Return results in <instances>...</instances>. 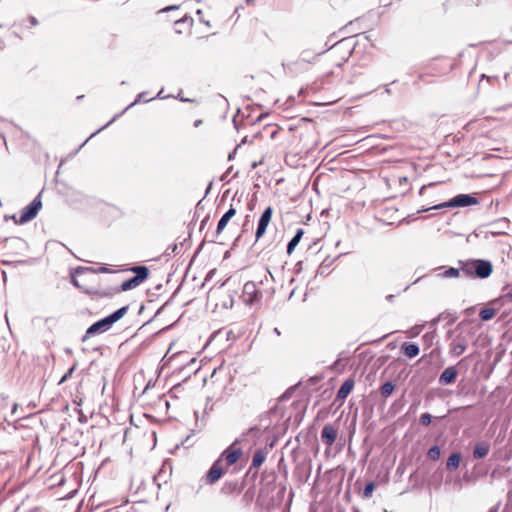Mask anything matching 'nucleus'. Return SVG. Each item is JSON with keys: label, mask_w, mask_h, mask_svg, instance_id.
Segmentation results:
<instances>
[{"label": "nucleus", "mask_w": 512, "mask_h": 512, "mask_svg": "<svg viewBox=\"0 0 512 512\" xmlns=\"http://www.w3.org/2000/svg\"><path fill=\"white\" fill-rule=\"evenodd\" d=\"M96 269L79 267L72 274L71 282L84 293L99 298L110 297L115 294L114 288L102 287L101 279L96 275Z\"/></svg>", "instance_id": "nucleus-1"}, {"label": "nucleus", "mask_w": 512, "mask_h": 512, "mask_svg": "<svg viewBox=\"0 0 512 512\" xmlns=\"http://www.w3.org/2000/svg\"><path fill=\"white\" fill-rule=\"evenodd\" d=\"M462 273L468 278L486 279L493 273V265L489 260L467 259L458 261Z\"/></svg>", "instance_id": "nucleus-2"}, {"label": "nucleus", "mask_w": 512, "mask_h": 512, "mask_svg": "<svg viewBox=\"0 0 512 512\" xmlns=\"http://www.w3.org/2000/svg\"><path fill=\"white\" fill-rule=\"evenodd\" d=\"M128 312V306L121 307L120 309L116 310L111 315L95 322L92 324L85 333V336L83 340H86L96 334L103 333L107 330H109L114 323H116L118 320L123 318L126 313Z\"/></svg>", "instance_id": "nucleus-3"}, {"label": "nucleus", "mask_w": 512, "mask_h": 512, "mask_svg": "<svg viewBox=\"0 0 512 512\" xmlns=\"http://www.w3.org/2000/svg\"><path fill=\"white\" fill-rule=\"evenodd\" d=\"M130 271L135 273V276L123 281L120 288H114L115 293L133 290L149 277V269L146 266H133Z\"/></svg>", "instance_id": "nucleus-4"}, {"label": "nucleus", "mask_w": 512, "mask_h": 512, "mask_svg": "<svg viewBox=\"0 0 512 512\" xmlns=\"http://www.w3.org/2000/svg\"><path fill=\"white\" fill-rule=\"evenodd\" d=\"M42 208V202L40 195L37 196L29 205L24 207L20 213L19 218L13 217L16 224H24L34 219L40 209Z\"/></svg>", "instance_id": "nucleus-5"}, {"label": "nucleus", "mask_w": 512, "mask_h": 512, "mask_svg": "<svg viewBox=\"0 0 512 512\" xmlns=\"http://www.w3.org/2000/svg\"><path fill=\"white\" fill-rule=\"evenodd\" d=\"M243 455L242 449L238 446V442H233L227 449H225L218 460H221L222 464L229 469L232 465L237 463Z\"/></svg>", "instance_id": "nucleus-6"}, {"label": "nucleus", "mask_w": 512, "mask_h": 512, "mask_svg": "<svg viewBox=\"0 0 512 512\" xmlns=\"http://www.w3.org/2000/svg\"><path fill=\"white\" fill-rule=\"evenodd\" d=\"M477 203L478 200L475 197L466 194H459L448 202L435 205L434 208L439 209L443 207H466L475 205Z\"/></svg>", "instance_id": "nucleus-7"}, {"label": "nucleus", "mask_w": 512, "mask_h": 512, "mask_svg": "<svg viewBox=\"0 0 512 512\" xmlns=\"http://www.w3.org/2000/svg\"><path fill=\"white\" fill-rule=\"evenodd\" d=\"M228 471V469L222 464L221 460H216L209 471L204 477V482L207 485H213Z\"/></svg>", "instance_id": "nucleus-8"}, {"label": "nucleus", "mask_w": 512, "mask_h": 512, "mask_svg": "<svg viewBox=\"0 0 512 512\" xmlns=\"http://www.w3.org/2000/svg\"><path fill=\"white\" fill-rule=\"evenodd\" d=\"M273 212V208L269 206L263 211L262 215L260 216L257 224V229L255 232L256 241H259L265 235L267 227L269 226L272 220Z\"/></svg>", "instance_id": "nucleus-9"}, {"label": "nucleus", "mask_w": 512, "mask_h": 512, "mask_svg": "<svg viewBox=\"0 0 512 512\" xmlns=\"http://www.w3.org/2000/svg\"><path fill=\"white\" fill-rule=\"evenodd\" d=\"M261 298V293L256 284L252 281L246 282L243 286L242 299L246 304H253L258 302Z\"/></svg>", "instance_id": "nucleus-10"}, {"label": "nucleus", "mask_w": 512, "mask_h": 512, "mask_svg": "<svg viewBox=\"0 0 512 512\" xmlns=\"http://www.w3.org/2000/svg\"><path fill=\"white\" fill-rule=\"evenodd\" d=\"M338 436V430L331 424H326L321 432V440L327 446L330 447L336 441Z\"/></svg>", "instance_id": "nucleus-11"}, {"label": "nucleus", "mask_w": 512, "mask_h": 512, "mask_svg": "<svg viewBox=\"0 0 512 512\" xmlns=\"http://www.w3.org/2000/svg\"><path fill=\"white\" fill-rule=\"evenodd\" d=\"M193 25V19L188 16H184L174 23V30L178 34H189Z\"/></svg>", "instance_id": "nucleus-12"}, {"label": "nucleus", "mask_w": 512, "mask_h": 512, "mask_svg": "<svg viewBox=\"0 0 512 512\" xmlns=\"http://www.w3.org/2000/svg\"><path fill=\"white\" fill-rule=\"evenodd\" d=\"M236 213H237L236 209L233 206H231L230 209L221 217V219L219 220V222L217 224V228H216L217 236H219L220 234H222L224 232L228 223L231 221L232 218L235 217Z\"/></svg>", "instance_id": "nucleus-13"}, {"label": "nucleus", "mask_w": 512, "mask_h": 512, "mask_svg": "<svg viewBox=\"0 0 512 512\" xmlns=\"http://www.w3.org/2000/svg\"><path fill=\"white\" fill-rule=\"evenodd\" d=\"M458 371L454 366L447 367L440 375L439 382L443 385L452 384L456 381Z\"/></svg>", "instance_id": "nucleus-14"}, {"label": "nucleus", "mask_w": 512, "mask_h": 512, "mask_svg": "<svg viewBox=\"0 0 512 512\" xmlns=\"http://www.w3.org/2000/svg\"><path fill=\"white\" fill-rule=\"evenodd\" d=\"M467 348V341L461 336H457L450 344V352L455 356L461 355Z\"/></svg>", "instance_id": "nucleus-15"}, {"label": "nucleus", "mask_w": 512, "mask_h": 512, "mask_svg": "<svg viewBox=\"0 0 512 512\" xmlns=\"http://www.w3.org/2000/svg\"><path fill=\"white\" fill-rule=\"evenodd\" d=\"M354 385L355 382L352 378L346 379L338 390L336 398L339 400L346 399L347 396L352 392Z\"/></svg>", "instance_id": "nucleus-16"}, {"label": "nucleus", "mask_w": 512, "mask_h": 512, "mask_svg": "<svg viewBox=\"0 0 512 512\" xmlns=\"http://www.w3.org/2000/svg\"><path fill=\"white\" fill-rule=\"evenodd\" d=\"M267 455H268L267 448H262V449L256 450L253 455V458H252L250 470L253 468L258 469L266 461Z\"/></svg>", "instance_id": "nucleus-17"}, {"label": "nucleus", "mask_w": 512, "mask_h": 512, "mask_svg": "<svg viewBox=\"0 0 512 512\" xmlns=\"http://www.w3.org/2000/svg\"><path fill=\"white\" fill-rule=\"evenodd\" d=\"M400 349L401 352L410 359L416 357L420 352L419 346L410 342H404Z\"/></svg>", "instance_id": "nucleus-18"}, {"label": "nucleus", "mask_w": 512, "mask_h": 512, "mask_svg": "<svg viewBox=\"0 0 512 512\" xmlns=\"http://www.w3.org/2000/svg\"><path fill=\"white\" fill-rule=\"evenodd\" d=\"M490 450V445L487 442H478L473 450V457L475 459H481L487 456Z\"/></svg>", "instance_id": "nucleus-19"}, {"label": "nucleus", "mask_w": 512, "mask_h": 512, "mask_svg": "<svg viewBox=\"0 0 512 512\" xmlns=\"http://www.w3.org/2000/svg\"><path fill=\"white\" fill-rule=\"evenodd\" d=\"M0 245L2 246V248L4 250L7 251V253H12L11 250L12 249H16L18 248L19 246L22 245V241L20 238H17V237H12V238H5L1 243Z\"/></svg>", "instance_id": "nucleus-20"}, {"label": "nucleus", "mask_w": 512, "mask_h": 512, "mask_svg": "<svg viewBox=\"0 0 512 512\" xmlns=\"http://www.w3.org/2000/svg\"><path fill=\"white\" fill-rule=\"evenodd\" d=\"M461 455L460 453H452L446 462V468L448 470H456L460 466Z\"/></svg>", "instance_id": "nucleus-21"}, {"label": "nucleus", "mask_w": 512, "mask_h": 512, "mask_svg": "<svg viewBox=\"0 0 512 512\" xmlns=\"http://www.w3.org/2000/svg\"><path fill=\"white\" fill-rule=\"evenodd\" d=\"M303 234H304L303 229L300 228L297 230L296 234L294 235V237L290 240V242L287 245V253L288 254H291L294 251L295 247L300 242Z\"/></svg>", "instance_id": "nucleus-22"}, {"label": "nucleus", "mask_w": 512, "mask_h": 512, "mask_svg": "<svg viewBox=\"0 0 512 512\" xmlns=\"http://www.w3.org/2000/svg\"><path fill=\"white\" fill-rule=\"evenodd\" d=\"M395 385L388 381L380 387V394L383 398H388L394 392Z\"/></svg>", "instance_id": "nucleus-23"}, {"label": "nucleus", "mask_w": 512, "mask_h": 512, "mask_svg": "<svg viewBox=\"0 0 512 512\" xmlns=\"http://www.w3.org/2000/svg\"><path fill=\"white\" fill-rule=\"evenodd\" d=\"M495 315L496 310L494 308H484L479 313V316L483 321L491 320Z\"/></svg>", "instance_id": "nucleus-24"}, {"label": "nucleus", "mask_w": 512, "mask_h": 512, "mask_svg": "<svg viewBox=\"0 0 512 512\" xmlns=\"http://www.w3.org/2000/svg\"><path fill=\"white\" fill-rule=\"evenodd\" d=\"M462 273L461 266L458 268L451 267L444 271L443 277L445 278H458L460 277V274Z\"/></svg>", "instance_id": "nucleus-25"}, {"label": "nucleus", "mask_w": 512, "mask_h": 512, "mask_svg": "<svg viewBox=\"0 0 512 512\" xmlns=\"http://www.w3.org/2000/svg\"><path fill=\"white\" fill-rule=\"evenodd\" d=\"M427 456L429 459L433 460V461H437L439 460L440 456H441V452H440V448L438 446H432L428 452H427Z\"/></svg>", "instance_id": "nucleus-26"}, {"label": "nucleus", "mask_w": 512, "mask_h": 512, "mask_svg": "<svg viewBox=\"0 0 512 512\" xmlns=\"http://www.w3.org/2000/svg\"><path fill=\"white\" fill-rule=\"evenodd\" d=\"M375 483L374 482H369L366 484L364 490H363V497L364 498H370L372 497V494L375 490Z\"/></svg>", "instance_id": "nucleus-27"}, {"label": "nucleus", "mask_w": 512, "mask_h": 512, "mask_svg": "<svg viewBox=\"0 0 512 512\" xmlns=\"http://www.w3.org/2000/svg\"><path fill=\"white\" fill-rule=\"evenodd\" d=\"M77 368V363H75L69 370L62 376V378L59 381V385L63 384L65 381L70 379L72 377L73 372Z\"/></svg>", "instance_id": "nucleus-28"}, {"label": "nucleus", "mask_w": 512, "mask_h": 512, "mask_svg": "<svg viewBox=\"0 0 512 512\" xmlns=\"http://www.w3.org/2000/svg\"><path fill=\"white\" fill-rule=\"evenodd\" d=\"M432 421V416L429 414V413H424L421 415L420 417V423L423 425V426H428L430 425Z\"/></svg>", "instance_id": "nucleus-29"}, {"label": "nucleus", "mask_w": 512, "mask_h": 512, "mask_svg": "<svg viewBox=\"0 0 512 512\" xmlns=\"http://www.w3.org/2000/svg\"><path fill=\"white\" fill-rule=\"evenodd\" d=\"M197 14L199 16V20H200L201 23L205 24L208 28H212L213 27V25L211 24L210 20L204 19L203 13H202L201 10H198Z\"/></svg>", "instance_id": "nucleus-30"}, {"label": "nucleus", "mask_w": 512, "mask_h": 512, "mask_svg": "<svg viewBox=\"0 0 512 512\" xmlns=\"http://www.w3.org/2000/svg\"><path fill=\"white\" fill-rule=\"evenodd\" d=\"M27 20H28L30 26L38 25V20L34 16H29Z\"/></svg>", "instance_id": "nucleus-31"}, {"label": "nucleus", "mask_w": 512, "mask_h": 512, "mask_svg": "<svg viewBox=\"0 0 512 512\" xmlns=\"http://www.w3.org/2000/svg\"><path fill=\"white\" fill-rule=\"evenodd\" d=\"M97 272H100V273H111V269H109L108 267H105V266H102V267H99L97 270H96V273Z\"/></svg>", "instance_id": "nucleus-32"}, {"label": "nucleus", "mask_w": 512, "mask_h": 512, "mask_svg": "<svg viewBox=\"0 0 512 512\" xmlns=\"http://www.w3.org/2000/svg\"><path fill=\"white\" fill-rule=\"evenodd\" d=\"M504 298L508 300L509 302H512V289L509 290L505 295Z\"/></svg>", "instance_id": "nucleus-33"}, {"label": "nucleus", "mask_w": 512, "mask_h": 512, "mask_svg": "<svg viewBox=\"0 0 512 512\" xmlns=\"http://www.w3.org/2000/svg\"><path fill=\"white\" fill-rule=\"evenodd\" d=\"M201 124H202V120H196V121L194 122V126H195V127H199Z\"/></svg>", "instance_id": "nucleus-34"}, {"label": "nucleus", "mask_w": 512, "mask_h": 512, "mask_svg": "<svg viewBox=\"0 0 512 512\" xmlns=\"http://www.w3.org/2000/svg\"><path fill=\"white\" fill-rule=\"evenodd\" d=\"M176 8H178V7L177 6H171V7H167L165 9H163V11H169L171 9H176Z\"/></svg>", "instance_id": "nucleus-35"}, {"label": "nucleus", "mask_w": 512, "mask_h": 512, "mask_svg": "<svg viewBox=\"0 0 512 512\" xmlns=\"http://www.w3.org/2000/svg\"><path fill=\"white\" fill-rule=\"evenodd\" d=\"M424 189H425V186L421 187V189H420V194H422V193H423V190H424Z\"/></svg>", "instance_id": "nucleus-36"}, {"label": "nucleus", "mask_w": 512, "mask_h": 512, "mask_svg": "<svg viewBox=\"0 0 512 512\" xmlns=\"http://www.w3.org/2000/svg\"><path fill=\"white\" fill-rule=\"evenodd\" d=\"M275 331L277 334H280V331L278 330V328H275Z\"/></svg>", "instance_id": "nucleus-37"}, {"label": "nucleus", "mask_w": 512, "mask_h": 512, "mask_svg": "<svg viewBox=\"0 0 512 512\" xmlns=\"http://www.w3.org/2000/svg\"><path fill=\"white\" fill-rule=\"evenodd\" d=\"M275 331L277 334H280V331L278 330V328H275Z\"/></svg>", "instance_id": "nucleus-38"}, {"label": "nucleus", "mask_w": 512, "mask_h": 512, "mask_svg": "<svg viewBox=\"0 0 512 512\" xmlns=\"http://www.w3.org/2000/svg\"><path fill=\"white\" fill-rule=\"evenodd\" d=\"M275 331L277 334H280V331L278 330V328H275Z\"/></svg>", "instance_id": "nucleus-39"}]
</instances>
